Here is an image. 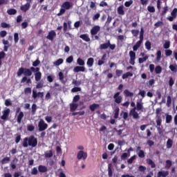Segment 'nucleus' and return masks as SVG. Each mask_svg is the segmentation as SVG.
<instances>
[{
    "mask_svg": "<svg viewBox=\"0 0 177 177\" xmlns=\"http://www.w3.org/2000/svg\"><path fill=\"white\" fill-rule=\"evenodd\" d=\"M141 111L142 113L143 110H145V106H143V103L142 102V100L138 101L136 102V106L131 109L129 111V115H132L134 120H139L140 116H139V113L136 111Z\"/></svg>",
    "mask_w": 177,
    "mask_h": 177,
    "instance_id": "f257e3e1",
    "label": "nucleus"
},
{
    "mask_svg": "<svg viewBox=\"0 0 177 177\" xmlns=\"http://www.w3.org/2000/svg\"><path fill=\"white\" fill-rule=\"evenodd\" d=\"M22 147H37L38 145V139L34 136L24 138L21 142Z\"/></svg>",
    "mask_w": 177,
    "mask_h": 177,
    "instance_id": "f03ea898",
    "label": "nucleus"
},
{
    "mask_svg": "<svg viewBox=\"0 0 177 177\" xmlns=\"http://www.w3.org/2000/svg\"><path fill=\"white\" fill-rule=\"evenodd\" d=\"M23 74L25 77H31L32 72H31V70L28 68L21 67L18 69L17 75L18 77H20L23 75Z\"/></svg>",
    "mask_w": 177,
    "mask_h": 177,
    "instance_id": "7ed1b4c3",
    "label": "nucleus"
},
{
    "mask_svg": "<svg viewBox=\"0 0 177 177\" xmlns=\"http://www.w3.org/2000/svg\"><path fill=\"white\" fill-rule=\"evenodd\" d=\"M145 35V30L143 28H140V40L136 42V44L133 46V52H136L141 46L142 44H143V39H144V36Z\"/></svg>",
    "mask_w": 177,
    "mask_h": 177,
    "instance_id": "20e7f679",
    "label": "nucleus"
},
{
    "mask_svg": "<svg viewBox=\"0 0 177 177\" xmlns=\"http://www.w3.org/2000/svg\"><path fill=\"white\" fill-rule=\"evenodd\" d=\"M109 48L111 50L115 49V44H111L110 40H107L106 43L100 45V49L103 50L104 49H108Z\"/></svg>",
    "mask_w": 177,
    "mask_h": 177,
    "instance_id": "39448f33",
    "label": "nucleus"
},
{
    "mask_svg": "<svg viewBox=\"0 0 177 177\" xmlns=\"http://www.w3.org/2000/svg\"><path fill=\"white\" fill-rule=\"evenodd\" d=\"M39 131L42 132L48 129V124L45 123V121L43 119H41L38 123Z\"/></svg>",
    "mask_w": 177,
    "mask_h": 177,
    "instance_id": "423d86ee",
    "label": "nucleus"
},
{
    "mask_svg": "<svg viewBox=\"0 0 177 177\" xmlns=\"http://www.w3.org/2000/svg\"><path fill=\"white\" fill-rule=\"evenodd\" d=\"M77 160H86L88 158V153L86 152H84V151H80L77 152Z\"/></svg>",
    "mask_w": 177,
    "mask_h": 177,
    "instance_id": "0eeeda50",
    "label": "nucleus"
},
{
    "mask_svg": "<svg viewBox=\"0 0 177 177\" xmlns=\"http://www.w3.org/2000/svg\"><path fill=\"white\" fill-rule=\"evenodd\" d=\"M130 59L129 63L131 64V66H135V60L136 59V53L135 52L131 50L129 53Z\"/></svg>",
    "mask_w": 177,
    "mask_h": 177,
    "instance_id": "6e6552de",
    "label": "nucleus"
},
{
    "mask_svg": "<svg viewBox=\"0 0 177 177\" xmlns=\"http://www.w3.org/2000/svg\"><path fill=\"white\" fill-rule=\"evenodd\" d=\"M113 99L115 100V103H117V104H120L122 102V96L120 95V92H117L113 95Z\"/></svg>",
    "mask_w": 177,
    "mask_h": 177,
    "instance_id": "1a4fd4ad",
    "label": "nucleus"
},
{
    "mask_svg": "<svg viewBox=\"0 0 177 177\" xmlns=\"http://www.w3.org/2000/svg\"><path fill=\"white\" fill-rule=\"evenodd\" d=\"M176 17H177V8H175L173 9V10L171 12V17H168L167 19L169 20V21H174V19H176Z\"/></svg>",
    "mask_w": 177,
    "mask_h": 177,
    "instance_id": "9d476101",
    "label": "nucleus"
},
{
    "mask_svg": "<svg viewBox=\"0 0 177 177\" xmlns=\"http://www.w3.org/2000/svg\"><path fill=\"white\" fill-rule=\"evenodd\" d=\"M156 124H157V129L158 133H161V123L162 122V119H161L160 116L156 115Z\"/></svg>",
    "mask_w": 177,
    "mask_h": 177,
    "instance_id": "9b49d317",
    "label": "nucleus"
},
{
    "mask_svg": "<svg viewBox=\"0 0 177 177\" xmlns=\"http://www.w3.org/2000/svg\"><path fill=\"white\" fill-rule=\"evenodd\" d=\"M61 8H63L66 10H68L73 8V3L70 1H65L62 3Z\"/></svg>",
    "mask_w": 177,
    "mask_h": 177,
    "instance_id": "f8f14e48",
    "label": "nucleus"
},
{
    "mask_svg": "<svg viewBox=\"0 0 177 177\" xmlns=\"http://www.w3.org/2000/svg\"><path fill=\"white\" fill-rule=\"evenodd\" d=\"M9 114H10V109H6L3 111V115L1 116V120H3L4 121L9 117Z\"/></svg>",
    "mask_w": 177,
    "mask_h": 177,
    "instance_id": "ddd939ff",
    "label": "nucleus"
},
{
    "mask_svg": "<svg viewBox=\"0 0 177 177\" xmlns=\"http://www.w3.org/2000/svg\"><path fill=\"white\" fill-rule=\"evenodd\" d=\"M99 31H100V26H95L91 30V35H96Z\"/></svg>",
    "mask_w": 177,
    "mask_h": 177,
    "instance_id": "4468645a",
    "label": "nucleus"
},
{
    "mask_svg": "<svg viewBox=\"0 0 177 177\" xmlns=\"http://www.w3.org/2000/svg\"><path fill=\"white\" fill-rule=\"evenodd\" d=\"M55 37H56V32H55V30H51L48 32V35H47L46 38L50 41H53Z\"/></svg>",
    "mask_w": 177,
    "mask_h": 177,
    "instance_id": "2eb2a0df",
    "label": "nucleus"
},
{
    "mask_svg": "<svg viewBox=\"0 0 177 177\" xmlns=\"http://www.w3.org/2000/svg\"><path fill=\"white\" fill-rule=\"evenodd\" d=\"M169 175V171H160L157 174V177H167Z\"/></svg>",
    "mask_w": 177,
    "mask_h": 177,
    "instance_id": "dca6fc26",
    "label": "nucleus"
},
{
    "mask_svg": "<svg viewBox=\"0 0 177 177\" xmlns=\"http://www.w3.org/2000/svg\"><path fill=\"white\" fill-rule=\"evenodd\" d=\"M74 73H80L81 71L82 73L85 72V67L82 66H77L73 68Z\"/></svg>",
    "mask_w": 177,
    "mask_h": 177,
    "instance_id": "f3484780",
    "label": "nucleus"
},
{
    "mask_svg": "<svg viewBox=\"0 0 177 177\" xmlns=\"http://www.w3.org/2000/svg\"><path fill=\"white\" fill-rule=\"evenodd\" d=\"M38 171L39 172L45 174V172H48V167H46V166L40 165L38 166Z\"/></svg>",
    "mask_w": 177,
    "mask_h": 177,
    "instance_id": "a211bd4d",
    "label": "nucleus"
},
{
    "mask_svg": "<svg viewBox=\"0 0 177 177\" xmlns=\"http://www.w3.org/2000/svg\"><path fill=\"white\" fill-rule=\"evenodd\" d=\"M118 14L120 16H124L125 15V11L124 10V5L120 6L117 9Z\"/></svg>",
    "mask_w": 177,
    "mask_h": 177,
    "instance_id": "6ab92c4d",
    "label": "nucleus"
},
{
    "mask_svg": "<svg viewBox=\"0 0 177 177\" xmlns=\"http://www.w3.org/2000/svg\"><path fill=\"white\" fill-rule=\"evenodd\" d=\"M24 117V113H23V111H20L17 118V122H18V124H21V120H23Z\"/></svg>",
    "mask_w": 177,
    "mask_h": 177,
    "instance_id": "aec40b11",
    "label": "nucleus"
},
{
    "mask_svg": "<svg viewBox=\"0 0 177 177\" xmlns=\"http://www.w3.org/2000/svg\"><path fill=\"white\" fill-rule=\"evenodd\" d=\"M30 8V3H26L25 5L21 6L20 9L22 10V12H27Z\"/></svg>",
    "mask_w": 177,
    "mask_h": 177,
    "instance_id": "412c9836",
    "label": "nucleus"
},
{
    "mask_svg": "<svg viewBox=\"0 0 177 177\" xmlns=\"http://www.w3.org/2000/svg\"><path fill=\"white\" fill-rule=\"evenodd\" d=\"M100 107V105L99 104H92L89 106V109L91 111L93 112L96 110V109H99Z\"/></svg>",
    "mask_w": 177,
    "mask_h": 177,
    "instance_id": "4be33fe9",
    "label": "nucleus"
},
{
    "mask_svg": "<svg viewBox=\"0 0 177 177\" xmlns=\"http://www.w3.org/2000/svg\"><path fill=\"white\" fill-rule=\"evenodd\" d=\"M80 38L83 39V41H85L86 42H90L91 41V38H89V36L86 34H83L80 36Z\"/></svg>",
    "mask_w": 177,
    "mask_h": 177,
    "instance_id": "5701e85b",
    "label": "nucleus"
},
{
    "mask_svg": "<svg viewBox=\"0 0 177 177\" xmlns=\"http://www.w3.org/2000/svg\"><path fill=\"white\" fill-rule=\"evenodd\" d=\"M166 117V124H171L172 122V115H169V113H165Z\"/></svg>",
    "mask_w": 177,
    "mask_h": 177,
    "instance_id": "b1692460",
    "label": "nucleus"
},
{
    "mask_svg": "<svg viewBox=\"0 0 177 177\" xmlns=\"http://www.w3.org/2000/svg\"><path fill=\"white\" fill-rule=\"evenodd\" d=\"M94 63H95V59H93V58L90 57L87 59L86 64L88 67H93Z\"/></svg>",
    "mask_w": 177,
    "mask_h": 177,
    "instance_id": "393cba45",
    "label": "nucleus"
},
{
    "mask_svg": "<svg viewBox=\"0 0 177 177\" xmlns=\"http://www.w3.org/2000/svg\"><path fill=\"white\" fill-rule=\"evenodd\" d=\"M169 70L172 71V73H176L177 72V64H170L169 66Z\"/></svg>",
    "mask_w": 177,
    "mask_h": 177,
    "instance_id": "a878e982",
    "label": "nucleus"
},
{
    "mask_svg": "<svg viewBox=\"0 0 177 177\" xmlns=\"http://www.w3.org/2000/svg\"><path fill=\"white\" fill-rule=\"evenodd\" d=\"M78 104H75V103H72L70 104V109H71V111H75L77 110V109H78Z\"/></svg>",
    "mask_w": 177,
    "mask_h": 177,
    "instance_id": "bb28decb",
    "label": "nucleus"
},
{
    "mask_svg": "<svg viewBox=\"0 0 177 177\" xmlns=\"http://www.w3.org/2000/svg\"><path fill=\"white\" fill-rule=\"evenodd\" d=\"M7 13L10 16H12L13 15H16V13H17V10L15 8H10L7 10Z\"/></svg>",
    "mask_w": 177,
    "mask_h": 177,
    "instance_id": "cd10ccee",
    "label": "nucleus"
},
{
    "mask_svg": "<svg viewBox=\"0 0 177 177\" xmlns=\"http://www.w3.org/2000/svg\"><path fill=\"white\" fill-rule=\"evenodd\" d=\"M147 163L148 164V165L151 166V168H156V163H154L153 160L150 158L147 159Z\"/></svg>",
    "mask_w": 177,
    "mask_h": 177,
    "instance_id": "c85d7f7f",
    "label": "nucleus"
},
{
    "mask_svg": "<svg viewBox=\"0 0 177 177\" xmlns=\"http://www.w3.org/2000/svg\"><path fill=\"white\" fill-rule=\"evenodd\" d=\"M128 77H133V73L131 72H127L122 75V80H126V78H128Z\"/></svg>",
    "mask_w": 177,
    "mask_h": 177,
    "instance_id": "c756f323",
    "label": "nucleus"
},
{
    "mask_svg": "<svg viewBox=\"0 0 177 177\" xmlns=\"http://www.w3.org/2000/svg\"><path fill=\"white\" fill-rule=\"evenodd\" d=\"M124 94L127 97H132L133 96V93L129 91L128 89L124 91Z\"/></svg>",
    "mask_w": 177,
    "mask_h": 177,
    "instance_id": "7c9ffc66",
    "label": "nucleus"
},
{
    "mask_svg": "<svg viewBox=\"0 0 177 177\" xmlns=\"http://www.w3.org/2000/svg\"><path fill=\"white\" fill-rule=\"evenodd\" d=\"M41 78H42V73H35V80L37 82H39V81H41Z\"/></svg>",
    "mask_w": 177,
    "mask_h": 177,
    "instance_id": "2f4dec72",
    "label": "nucleus"
},
{
    "mask_svg": "<svg viewBox=\"0 0 177 177\" xmlns=\"http://www.w3.org/2000/svg\"><path fill=\"white\" fill-rule=\"evenodd\" d=\"M162 72V67H161V66L158 65L155 67V73L161 74Z\"/></svg>",
    "mask_w": 177,
    "mask_h": 177,
    "instance_id": "473e14b6",
    "label": "nucleus"
},
{
    "mask_svg": "<svg viewBox=\"0 0 177 177\" xmlns=\"http://www.w3.org/2000/svg\"><path fill=\"white\" fill-rule=\"evenodd\" d=\"M9 161H10V158L6 156L1 160V164L3 165L5 164H8Z\"/></svg>",
    "mask_w": 177,
    "mask_h": 177,
    "instance_id": "72a5a7b5",
    "label": "nucleus"
},
{
    "mask_svg": "<svg viewBox=\"0 0 177 177\" xmlns=\"http://www.w3.org/2000/svg\"><path fill=\"white\" fill-rule=\"evenodd\" d=\"M120 115V108L117 106L114 110V118L117 119L118 118V116Z\"/></svg>",
    "mask_w": 177,
    "mask_h": 177,
    "instance_id": "f704fd0d",
    "label": "nucleus"
},
{
    "mask_svg": "<svg viewBox=\"0 0 177 177\" xmlns=\"http://www.w3.org/2000/svg\"><path fill=\"white\" fill-rule=\"evenodd\" d=\"M45 158H50V157H53V151L50 150L48 152H46L44 154Z\"/></svg>",
    "mask_w": 177,
    "mask_h": 177,
    "instance_id": "c9c22d12",
    "label": "nucleus"
},
{
    "mask_svg": "<svg viewBox=\"0 0 177 177\" xmlns=\"http://www.w3.org/2000/svg\"><path fill=\"white\" fill-rule=\"evenodd\" d=\"M172 145H174V141L171 138H169L167 141V149H171Z\"/></svg>",
    "mask_w": 177,
    "mask_h": 177,
    "instance_id": "e433bc0d",
    "label": "nucleus"
},
{
    "mask_svg": "<svg viewBox=\"0 0 177 177\" xmlns=\"http://www.w3.org/2000/svg\"><path fill=\"white\" fill-rule=\"evenodd\" d=\"M63 62H64L63 59L59 58L57 61H55L53 63V64H54V66H60V64H63Z\"/></svg>",
    "mask_w": 177,
    "mask_h": 177,
    "instance_id": "4c0bfd02",
    "label": "nucleus"
},
{
    "mask_svg": "<svg viewBox=\"0 0 177 177\" xmlns=\"http://www.w3.org/2000/svg\"><path fill=\"white\" fill-rule=\"evenodd\" d=\"M77 64L79 65V66H85V61H84V59H81V58H78L77 59Z\"/></svg>",
    "mask_w": 177,
    "mask_h": 177,
    "instance_id": "58836bf2",
    "label": "nucleus"
},
{
    "mask_svg": "<svg viewBox=\"0 0 177 177\" xmlns=\"http://www.w3.org/2000/svg\"><path fill=\"white\" fill-rule=\"evenodd\" d=\"M131 156V154H129V153L127 152H125V153H123L121 156H120V158L121 160H127V158H128V157H130Z\"/></svg>",
    "mask_w": 177,
    "mask_h": 177,
    "instance_id": "ea45409f",
    "label": "nucleus"
},
{
    "mask_svg": "<svg viewBox=\"0 0 177 177\" xmlns=\"http://www.w3.org/2000/svg\"><path fill=\"white\" fill-rule=\"evenodd\" d=\"M171 167H172V161H171L169 160H167L166 165H165L166 169H169V168H171Z\"/></svg>",
    "mask_w": 177,
    "mask_h": 177,
    "instance_id": "a19ab883",
    "label": "nucleus"
},
{
    "mask_svg": "<svg viewBox=\"0 0 177 177\" xmlns=\"http://www.w3.org/2000/svg\"><path fill=\"white\" fill-rule=\"evenodd\" d=\"M161 61V50H158L156 53V62L158 63Z\"/></svg>",
    "mask_w": 177,
    "mask_h": 177,
    "instance_id": "79ce46f5",
    "label": "nucleus"
},
{
    "mask_svg": "<svg viewBox=\"0 0 177 177\" xmlns=\"http://www.w3.org/2000/svg\"><path fill=\"white\" fill-rule=\"evenodd\" d=\"M147 59H149V56L145 55L142 58H139L138 59V62L140 63V64H142V63H145V62H146L147 60Z\"/></svg>",
    "mask_w": 177,
    "mask_h": 177,
    "instance_id": "37998d69",
    "label": "nucleus"
},
{
    "mask_svg": "<svg viewBox=\"0 0 177 177\" xmlns=\"http://www.w3.org/2000/svg\"><path fill=\"white\" fill-rule=\"evenodd\" d=\"M122 73H124L122 70L116 69L115 70L116 77L115 76L114 78H117V77H121V75H122Z\"/></svg>",
    "mask_w": 177,
    "mask_h": 177,
    "instance_id": "c03bdc74",
    "label": "nucleus"
},
{
    "mask_svg": "<svg viewBox=\"0 0 177 177\" xmlns=\"http://www.w3.org/2000/svg\"><path fill=\"white\" fill-rule=\"evenodd\" d=\"M72 84L75 86H80V85H81V84H82V82H81V80H73V82H72Z\"/></svg>",
    "mask_w": 177,
    "mask_h": 177,
    "instance_id": "a18cd8bd",
    "label": "nucleus"
},
{
    "mask_svg": "<svg viewBox=\"0 0 177 177\" xmlns=\"http://www.w3.org/2000/svg\"><path fill=\"white\" fill-rule=\"evenodd\" d=\"M171 104H172V98H171V96H167V107H171Z\"/></svg>",
    "mask_w": 177,
    "mask_h": 177,
    "instance_id": "49530a36",
    "label": "nucleus"
},
{
    "mask_svg": "<svg viewBox=\"0 0 177 177\" xmlns=\"http://www.w3.org/2000/svg\"><path fill=\"white\" fill-rule=\"evenodd\" d=\"M108 175L109 177L113 176V170H111V164L108 165Z\"/></svg>",
    "mask_w": 177,
    "mask_h": 177,
    "instance_id": "de8ad7c7",
    "label": "nucleus"
},
{
    "mask_svg": "<svg viewBox=\"0 0 177 177\" xmlns=\"http://www.w3.org/2000/svg\"><path fill=\"white\" fill-rule=\"evenodd\" d=\"M145 47L147 50H151V43L149 41H147L145 42Z\"/></svg>",
    "mask_w": 177,
    "mask_h": 177,
    "instance_id": "09e8293b",
    "label": "nucleus"
},
{
    "mask_svg": "<svg viewBox=\"0 0 177 177\" xmlns=\"http://www.w3.org/2000/svg\"><path fill=\"white\" fill-rule=\"evenodd\" d=\"M34 129H35V127H34V125H32V124L27 125V131H28L29 132H32V131H34Z\"/></svg>",
    "mask_w": 177,
    "mask_h": 177,
    "instance_id": "8fccbe9b",
    "label": "nucleus"
},
{
    "mask_svg": "<svg viewBox=\"0 0 177 177\" xmlns=\"http://www.w3.org/2000/svg\"><path fill=\"white\" fill-rule=\"evenodd\" d=\"M147 10L149 12V13H154V12H156V8L154 6H149L147 7Z\"/></svg>",
    "mask_w": 177,
    "mask_h": 177,
    "instance_id": "3c124183",
    "label": "nucleus"
},
{
    "mask_svg": "<svg viewBox=\"0 0 177 177\" xmlns=\"http://www.w3.org/2000/svg\"><path fill=\"white\" fill-rule=\"evenodd\" d=\"M1 27H2V28H10V25L6 22H2L1 24Z\"/></svg>",
    "mask_w": 177,
    "mask_h": 177,
    "instance_id": "603ef678",
    "label": "nucleus"
},
{
    "mask_svg": "<svg viewBox=\"0 0 177 177\" xmlns=\"http://www.w3.org/2000/svg\"><path fill=\"white\" fill-rule=\"evenodd\" d=\"M37 113V104H32V114L34 115Z\"/></svg>",
    "mask_w": 177,
    "mask_h": 177,
    "instance_id": "864d4df0",
    "label": "nucleus"
},
{
    "mask_svg": "<svg viewBox=\"0 0 177 177\" xmlns=\"http://www.w3.org/2000/svg\"><path fill=\"white\" fill-rule=\"evenodd\" d=\"M135 160H136V156H131L128 160L127 162L128 164H132V162H133V161H135Z\"/></svg>",
    "mask_w": 177,
    "mask_h": 177,
    "instance_id": "5fc2aeb1",
    "label": "nucleus"
},
{
    "mask_svg": "<svg viewBox=\"0 0 177 177\" xmlns=\"http://www.w3.org/2000/svg\"><path fill=\"white\" fill-rule=\"evenodd\" d=\"M138 154V157H140V158H145V151L144 150H140Z\"/></svg>",
    "mask_w": 177,
    "mask_h": 177,
    "instance_id": "6e6d98bb",
    "label": "nucleus"
},
{
    "mask_svg": "<svg viewBox=\"0 0 177 177\" xmlns=\"http://www.w3.org/2000/svg\"><path fill=\"white\" fill-rule=\"evenodd\" d=\"M132 3H133V0H129V1H126L124 3V6L126 8H129V6H131V5H132Z\"/></svg>",
    "mask_w": 177,
    "mask_h": 177,
    "instance_id": "4d7b16f0",
    "label": "nucleus"
},
{
    "mask_svg": "<svg viewBox=\"0 0 177 177\" xmlns=\"http://www.w3.org/2000/svg\"><path fill=\"white\" fill-rule=\"evenodd\" d=\"M80 99H81V97L80 96V95H75L73 100V103H77V102H78Z\"/></svg>",
    "mask_w": 177,
    "mask_h": 177,
    "instance_id": "13d9d810",
    "label": "nucleus"
},
{
    "mask_svg": "<svg viewBox=\"0 0 177 177\" xmlns=\"http://www.w3.org/2000/svg\"><path fill=\"white\" fill-rule=\"evenodd\" d=\"M155 70H156V66L153 64H151L149 65V71H150V73H154Z\"/></svg>",
    "mask_w": 177,
    "mask_h": 177,
    "instance_id": "bf43d9fd",
    "label": "nucleus"
},
{
    "mask_svg": "<svg viewBox=\"0 0 177 177\" xmlns=\"http://www.w3.org/2000/svg\"><path fill=\"white\" fill-rule=\"evenodd\" d=\"M168 12V6H166L162 8L161 15L164 16V15H166V13Z\"/></svg>",
    "mask_w": 177,
    "mask_h": 177,
    "instance_id": "052dcab7",
    "label": "nucleus"
},
{
    "mask_svg": "<svg viewBox=\"0 0 177 177\" xmlns=\"http://www.w3.org/2000/svg\"><path fill=\"white\" fill-rule=\"evenodd\" d=\"M14 41L15 44H17V42H19V33L14 34Z\"/></svg>",
    "mask_w": 177,
    "mask_h": 177,
    "instance_id": "680f3d73",
    "label": "nucleus"
},
{
    "mask_svg": "<svg viewBox=\"0 0 177 177\" xmlns=\"http://www.w3.org/2000/svg\"><path fill=\"white\" fill-rule=\"evenodd\" d=\"M131 34L133 35V37H138V35H139V30H132Z\"/></svg>",
    "mask_w": 177,
    "mask_h": 177,
    "instance_id": "e2e57ef3",
    "label": "nucleus"
},
{
    "mask_svg": "<svg viewBox=\"0 0 177 177\" xmlns=\"http://www.w3.org/2000/svg\"><path fill=\"white\" fill-rule=\"evenodd\" d=\"M31 174L32 175H38V169L37 167H33L31 171Z\"/></svg>",
    "mask_w": 177,
    "mask_h": 177,
    "instance_id": "0e129e2a",
    "label": "nucleus"
},
{
    "mask_svg": "<svg viewBox=\"0 0 177 177\" xmlns=\"http://www.w3.org/2000/svg\"><path fill=\"white\" fill-rule=\"evenodd\" d=\"M71 92L75 93V92H81V88L80 87H74L71 89Z\"/></svg>",
    "mask_w": 177,
    "mask_h": 177,
    "instance_id": "69168bd1",
    "label": "nucleus"
},
{
    "mask_svg": "<svg viewBox=\"0 0 177 177\" xmlns=\"http://www.w3.org/2000/svg\"><path fill=\"white\" fill-rule=\"evenodd\" d=\"M5 106H6L7 107H8L9 106H12V101H10V100L9 99L6 100Z\"/></svg>",
    "mask_w": 177,
    "mask_h": 177,
    "instance_id": "338daca9",
    "label": "nucleus"
},
{
    "mask_svg": "<svg viewBox=\"0 0 177 177\" xmlns=\"http://www.w3.org/2000/svg\"><path fill=\"white\" fill-rule=\"evenodd\" d=\"M24 93L25 95H28V93H31V88L30 87L25 88Z\"/></svg>",
    "mask_w": 177,
    "mask_h": 177,
    "instance_id": "774afa93",
    "label": "nucleus"
}]
</instances>
